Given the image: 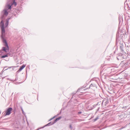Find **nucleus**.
<instances>
[{
    "label": "nucleus",
    "instance_id": "nucleus-1",
    "mask_svg": "<svg viewBox=\"0 0 130 130\" xmlns=\"http://www.w3.org/2000/svg\"><path fill=\"white\" fill-rule=\"evenodd\" d=\"M1 28L2 34L1 37L3 42L5 43V45L6 46L2 47V50L5 52H7L6 50L9 49V47L6 40L4 38L5 35L4 34L5 33V32L4 27H1Z\"/></svg>",
    "mask_w": 130,
    "mask_h": 130
},
{
    "label": "nucleus",
    "instance_id": "nucleus-2",
    "mask_svg": "<svg viewBox=\"0 0 130 130\" xmlns=\"http://www.w3.org/2000/svg\"><path fill=\"white\" fill-rule=\"evenodd\" d=\"M117 59L121 60L124 58V55L121 53L119 54L117 57Z\"/></svg>",
    "mask_w": 130,
    "mask_h": 130
},
{
    "label": "nucleus",
    "instance_id": "nucleus-3",
    "mask_svg": "<svg viewBox=\"0 0 130 130\" xmlns=\"http://www.w3.org/2000/svg\"><path fill=\"white\" fill-rule=\"evenodd\" d=\"M12 110V109L11 107L8 108L6 112V114L5 116L9 115L11 113V111Z\"/></svg>",
    "mask_w": 130,
    "mask_h": 130
},
{
    "label": "nucleus",
    "instance_id": "nucleus-4",
    "mask_svg": "<svg viewBox=\"0 0 130 130\" xmlns=\"http://www.w3.org/2000/svg\"><path fill=\"white\" fill-rule=\"evenodd\" d=\"M109 103V101L108 100L105 101H103L102 103V106L103 107H106V106H107V104Z\"/></svg>",
    "mask_w": 130,
    "mask_h": 130
},
{
    "label": "nucleus",
    "instance_id": "nucleus-5",
    "mask_svg": "<svg viewBox=\"0 0 130 130\" xmlns=\"http://www.w3.org/2000/svg\"><path fill=\"white\" fill-rule=\"evenodd\" d=\"M26 66V65L23 64L22 66L20 67L19 70L17 71V72H19L22 70Z\"/></svg>",
    "mask_w": 130,
    "mask_h": 130
},
{
    "label": "nucleus",
    "instance_id": "nucleus-6",
    "mask_svg": "<svg viewBox=\"0 0 130 130\" xmlns=\"http://www.w3.org/2000/svg\"><path fill=\"white\" fill-rule=\"evenodd\" d=\"M53 123V122H50L49 123H48V124H46V125L44 126H43L42 127H40V128H38V129H37V130H39L40 129H41V128H43L45 127L46 126H50V125H51L53 124H52Z\"/></svg>",
    "mask_w": 130,
    "mask_h": 130
},
{
    "label": "nucleus",
    "instance_id": "nucleus-7",
    "mask_svg": "<svg viewBox=\"0 0 130 130\" xmlns=\"http://www.w3.org/2000/svg\"><path fill=\"white\" fill-rule=\"evenodd\" d=\"M95 82V83H92L90 85V87H91L92 86L94 87L95 88L96 87V84H98V83L96 81Z\"/></svg>",
    "mask_w": 130,
    "mask_h": 130
},
{
    "label": "nucleus",
    "instance_id": "nucleus-8",
    "mask_svg": "<svg viewBox=\"0 0 130 130\" xmlns=\"http://www.w3.org/2000/svg\"><path fill=\"white\" fill-rule=\"evenodd\" d=\"M2 13H3L4 15L6 16H7L8 14L6 9H5L2 12Z\"/></svg>",
    "mask_w": 130,
    "mask_h": 130
},
{
    "label": "nucleus",
    "instance_id": "nucleus-9",
    "mask_svg": "<svg viewBox=\"0 0 130 130\" xmlns=\"http://www.w3.org/2000/svg\"><path fill=\"white\" fill-rule=\"evenodd\" d=\"M61 118V117H58V118H57L55 121L53 122V123L52 124H54L56 122H57Z\"/></svg>",
    "mask_w": 130,
    "mask_h": 130
},
{
    "label": "nucleus",
    "instance_id": "nucleus-10",
    "mask_svg": "<svg viewBox=\"0 0 130 130\" xmlns=\"http://www.w3.org/2000/svg\"><path fill=\"white\" fill-rule=\"evenodd\" d=\"M0 26L1 27H4V24L3 20L1 21L0 23Z\"/></svg>",
    "mask_w": 130,
    "mask_h": 130
},
{
    "label": "nucleus",
    "instance_id": "nucleus-11",
    "mask_svg": "<svg viewBox=\"0 0 130 130\" xmlns=\"http://www.w3.org/2000/svg\"><path fill=\"white\" fill-rule=\"evenodd\" d=\"M7 7L8 8L7 9H10L11 8V5L8 4L7 6Z\"/></svg>",
    "mask_w": 130,
    "mask_h": 130
},
{
    "label": "nucleus",
    "instance_id": "nucleus-12",
    "mask_svg": "<svg viewBox=\"0 0 130 130\" xmlns=\"http://www.w3.org/2000/svg\"><path fill=\"white\" fill-rule=\"evenodd\" d=\"M120 48L121 50L122 51H123V45H121L120 46Z\"/></svg>",
    "mask_w": 130,
    "mask_h": 130
},
{
    "label": "nucleus",
    "instance_id": "nucleus-13",
    "mask_svg": "<svg viewBox=\"0 0 130 130\" xmlns=\"http://www.w3.org/2000/svg\"><path fill=\"white\" fill-rule=\"evenodd\" d=\"M13 2H12V3L11 5L13 4H14L15 5V6L17 4V3L15 2V0H13Z\"/></svg>",
    "mask_w": 130,
    "mask_h": 130
},
{
    "label": "nucleus",
    "instance_id": "nucleus-14",
    "mask_svg": "<svg viewBox=\"0 0 130 130\" xmlns=\"http://www.w3.org/2000/svg\"><path fill=\"white\" fill-rule=\"evenodd\" d=\"M8 24V21H7L5 23V27H6L7 26Z\"/></svg>",
    "mask_w": 130,
    "mask_h": 130
},
{
    "label": "nucleus",
    "instance_id": "nucleus-15",
    "mask_svg": "<svg viewBox=\"0 0 130 130\" xmlns=\"http://www.w3.org/2000/svg\"><path fill=\"white\" fill-rule=\"evenodd\" d=\"M4 17V15H3L1 17V21L2 20H3Z\"/></svg>",
    "mask_w": 130,
    "mask_h": 130
},
{
    "label": "nucleus",
    "instance_id": "nucleus-16",
    "mask_svg": "<svg viewBox=\"0 0 130 130\" xmlns=\"http://www.w3.org/2000/svg\"><path fill=\"white\" fill-rule=\"evenodd\" d=\"M98 119V117H97L95 118L94 120V121H95Z\"/></svg>",
    "mask_w": 130,
    "mask_h": 130
},
{
    "label": "nucleus",
    "instance_id": "nucleus-17",
    "mask_svg": "<svg viewBox=\"0 0 130 130\" xmlns=\"http://www.w3.org/2000/svg\"><path fill=\"white\" fill-rule=\"evenodd\" d=\"M95 88V87H93V86H92L91 87H90V86H89V88H90L92 89H94Z\"/></svg>",
    "mask_w": 130,
    "mask_h": 130
},
{
    "label": "nucleus",
    "instance_id": "nucleus-18",
    "mask_svg": "<svg viewBox=\"0 0 130 130\" xmlns=\"http://www.w3.org/2000/svg\"><path fill=\"white\" fill-rule=\"evenodd\" d=\"M22 110V113L24 115H25V113L24 112L22 108H21Z\"/></svg>",
    "mask_w": 130,
    "mask_h": 130
},
{
    "label": "nucleus",
    "instance_id": "nucleus-19",
    "mask_svg": "<svg viewBox=\"0 0 130 130\" xmlns=\"http://www.w3.org/2000/svg\"><path fill=\"white\" fill-rule=\"evenodd\" d=\"M1 58H4L5 57V55H3V56H1Z\"/></svg>",
    "mask_w": 130,
    "mask_h": 130
},
{
    "label": "nucleus",
    "instance_id": "nucleus-20",
    "mask_svg": "<svg viewBox=\"0 0 130 130\" xmlns=\"http://www.w3.org/2000/svg\"><path fill=\"white\" fill-rule=\"evenodd\" d=\"M81 89H78L77 91V92H82L80 90Z\"/></svg>",
    "mask_w": 130,
    "mask_h": 130
},
{
    "label": "nucleus",
    "instance_id": "nucleus-21",
    "mask_svg": "<svg viewBox=\"0 0 130 130\" xmlns=\"http://www.w3.org/2000/svg\"><path fill=\"white\" fill-rule=\"evenodd\" d=\"M69 127H70V128L71 129H72V125L71 124H70V126H69Z\"/></svg>",
    "mask_w": 130,
    "mask_h": 130
},
{
    "label": "nucleus",
    "instance_id": "nucleus-22",
    "mask_svg": "<svg viewBox=\"0 0 130 130\" xmlns=\"http://www.w3.org/2000/svg\"><path fill=\"white\" fill-rule=\"evenodd\" d=\"M82 113V112L81 111H79L78 112V114H81Z\"/></svg>",
    "mask_w": 130,
    "mask_h": 130
},
{
    "label": "nucleus",
    "instance_id": "nucleus-23",
    "mask_svg": "<svg viewBox=\"0 0 130 130\" xmlns=\"http://www.w3.org/2000/svg\"><path fill=\"white\" fill-rule=\"evenodd\" d=\"M5 57H8V54H6V55H5Z\"/></svg>",
    "mask_w": 130,
    "mask_h": 130
},
{
    "label": "nucleus",
    "instance_id": "nucleus-24",
    "mask_svg": "<svg viewBox=\"0 0 130 130\" xmlns=\"http://www.w3.org/2000/svg\"><path fill=\"white\" fill-rule=\"evenodd\" d=\"M4 69H5V68H4V69H3V71H5V70H7V69H5V70H4Z\"/></svg>",
    "mask_w": 130,
    "mask_h": 130
},
{
    "label": "nucleus",
    "instance_id": "nucleus-25",
    "mask_svg": "<svg viewBox=\"0 0 130 130\" xmlns=\"http://www.w3.org/2000/svg\"><path fill=\"white\" fill-rule=\"evenodd\" d=\"M17 80V78H15V80Z\"/></svg>",
    "mask_w": 130,
    "mask_h": 130
},
{
    "label": "nucleus",
    "instance_id": "nucleus-26",
    "mask_svg": "<svg viewBox=\"0 0 130 130\" xmlns=\"http://www.w3.org/2000/svg\"><path fill=\"white\" fill-rule=\"evenodd\" d=\"M55 117H54L53 118H52V119H51L50 120H52V119H53V118H55Z\"/></svg>",
    "mask_w": 130,
    "mask_h": 130
},
{
    "label": "nucleus",
    "instance_id": "nucleus-27",
    "mask_svg": "<svg viewBox=\"0 0 130 130\" xmlns=\"http://www.w3.org/2000/svg\"><path fill=\"white\" fill-rule=\"evenodd\" d=\"M38 129H38H37L36 130H37V129Z\"/></svg>",
    "mask_w": 130,
    "mask_h": 130
}]
</instances>
